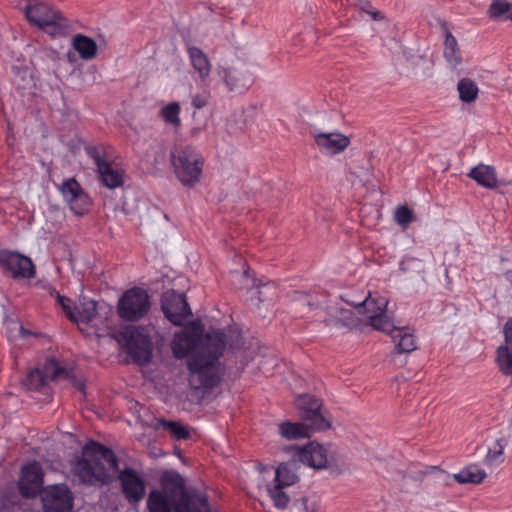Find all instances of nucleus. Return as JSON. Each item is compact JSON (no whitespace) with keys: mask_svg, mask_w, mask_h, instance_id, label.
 Here are the masks:
<instances>
[{"mask_svg":"<svg viewBox=\"0 0 512 512\" xmlns=\"http://www.w3.org/2000/svg\"><path fill=\"white\" fill-rule=\"evenodd\" d=\"M226 347V334L222 331L206 333L196 339L188 333L176 334L172 351L176 358L191 355L187 361L189 385L192 390H211L220 383L222 368L219 358Z\"/></svg>","mask_w":512,"mask_h":512,"instance_id":"nucleus-1","label":"nucleus"},{"mask_svg":"<svg viewBox=\"0 0 512 512\" xmlns=\"http://www.w3.org/2000/svg\"><path fill=\"white\" fill-rule=\"evenodd\" d=\"M74 474L81 482L95 485L112 482L116 473L122 493L130 504L139 503L145 496V482L133 468L119 471L118 459L111 448L93 440L82 449V457L73 466Z\"/></svg>","mask_w":512,"mask_h":512,"instance_id":"nucleus-2","label":"nucleus"},{"mask_svg":"<svg viewBox=\"0 0 512 512\" xmlns=\"http://www.w3.org/2000/svg\"><path fill=\"white\" fill-rule=\"evenodd\" d=\"M148 512H210L207 496L196 489H187L184 479L173 471L160 477V489L147 497Z\"/></svg>","mask_w":512,"mask_h":512,"instance_id":"nucleus-3","label":"nucleus"},{"mask_svg":"<svg viewBox=\"0 0 512 512\" xmlns=\"http://www.w3.org/2000/svg\"><path fill=\"white\" fill-rule=\"evenodd\" d=\"M354 306L359 314L367 315V324L375 330L391 335L396 342L398 353H410L416 350V342L413 334L405 328L396 327L387 316L388 300L384 297L373 298L369 293L361 302H348Z\"/></svg>","mask_w":512,"mask_h":512,"instance_id":"nucleus-4","label":"nucleus"},{"mask_svg":"<svg viewBox=\"0 0 512 512\" xmlns=\"http://www.w3.org/2000/svg\"><path fill=\"white\" fill-rule=\"evenodd\" d=\"M77 320L75 322L78 329L85 336H101L107 332L111 325L113 311L110 306L104 302H96L94 300H86L80 302L77 308Z\"/></svg>","mask_w":512,"mask_h":512,"instance_id":"nucleus-5","label":"nucleus"},{"mask_svg":"<svg viewBox=\"0 0 512 512\" xmlns=\"http://www.w3.org/2000/svg\"><path fill=\"white\" fill-rule=\"evenodd\" d=\"M170 159L177 179L184 186L193 187L200 181L204 159L193 147H175Z\"/></svg>","mask_w":512,"mask_h":512,"instance_id":"nucleus-6","label":"nucleus"},{"mask_svg":"<svg viewBox=\"0 0 512 512\" xmlns=\"http://www.w3.org/2000/svg\"><path fill=\"white\" fill-rule=\"evenodd\" d=\"M25 16L29 23L39 27L52 36L63 34L67 27L58 10H54L48 3L30 0L26 5Z\"/></svg>","mask_w":512,"mask_h":512,"instance_id":"nucleus-7","label":"nucleus"},{"mask_svg":"<svg viewBox=\"0 0 512 512\" xmlns=\"http://www.w3.org/2000/svg\"><path fill=\"white\" fill-rule=\"evenodd\" d=\"M300 418L314 431H325L331 427L323 412V401L311 394H300L294 400Z\"/></svg>","mask_w":512,"mask_h":512,"instance_id":"nucleus-8","label":"nucleus"},{"mask_svg":"<svg viewBox=\"0 0 512 512\" xmlns=\"http://www.w3.org/2000/svg\"><path fill=\"white\" fill-rule=\"evenodd\" d=\"M128 354L140 365L150 363L152 342L148 330L144 327L128 326L122 332Z\"/></svg>","mask_w":512,"mask_h":512,"instance_id":"nucleus-9","label":"nucleus"},{"mask_svg":"<svg viewBox=\"0 0 512 512\" xmlns=\"http://www.w3.org/2000/svg\"><path fill=\"white\" fill-rule=\"evenodd\" d=\"M149 309V296L140 287H134L124 292L117 305L118 315L127 321H137L143 318Z\"/></svg>","mask_w":512,"mask_h":512,"instance_id":"nucleus-10","label":"nucleus"},{"mask_svg":"<svg viewBox=\"0 0 512 512\" xmlns=\"http://www.w3.org/2000/svg\"><path fill=\"white\" fill-rule=\"evenodd\" d=\"M74 497L65 484H55L45 487L41 493L44 512H71Z\"/></svg>","mask_w":512,"mask_h":512,"instance_id":"nucleus-11","label":"nucleus"},{"mask_svg":"<svg viewBox=\"0 0 512 512\" xmlns=\"http://www.w3.org/2000/svg\"><path fill=\"white\" fill-rule=\"evenodd\" d=\"M161 308L165 317L175 326H182L192 311L184 294L168 290L162 295Z\"/></svg>","mask_w":512,"mask_h":512,"instance_id":"nucleus-12","label":"nucleus"},{"mask_svg":"<svg viewBox=\"0 0 512 512\" xmlns=\"http://www.w3.org/2000/svg\"><path fill=\"white\" fill-rule=\"evenodd\" d=\"M43 470L39 462L32 461L21 468L18 480L19 493L24 498L41 495L43 488Z\"/></svg>","mask_w":512,"mask_h":512,"instance_id":"nucleus-13","label":"nucleus"},{"mask_svg":"<svg viewBox=\"0 0 512 512\" xmlns=\"http://www.w3.org/2000/svg\"><path fill=\"white\" fill-rule=\"evenodd\" d=\"M285 450L291 452L299 462L314 469H324L328 466V451L323 445L310 442L303 447L290 445Z\"/></svg>","mask_w":512,"mask_h":512,"instance_id":"nucleus-14","label":"nucleus"},{"mask_svg":"<svg viewBox=\"0 0 512 512\" xmlns=\"http://www.w3.org/2000/svg\"><path fill=\"white\" fill-rule=\"evenodd\" d=\"M0 265L11 273L13 278H33L35 276V266L32 260L16 252L1 251Z\"/></svg>","mask_w":512,"mask_h":512,"instance_id":"nucleus-15","label":"nucleus"},{"mask_svg":"<svg viewBox=\"0 0 512 512\" xmlns=\"http://www.w3.org/2000/svg\"><path fill=\"white\" fill-rule=\"evenodd\" d=\"M60 191L75 215L82 216L88 212L90 199L74 178L65 180L60 186Z\"/></svg>","mask_w":512,"mask_h":512,"instance_id":"nucleus-16","label":"nucleus"},{"mask_svg":"<svg viewBox=\"0 0 512 512\" xmlns=\"http://www.w3.org/2000/svg\"><path fill=\"white\" fill-rule=\"evenodd\" d=\"M503 334L504 343L497 348L496 363L503 375L512 376V317L506 321Z\"/></svg>","mask_w":512,"mask_h":512,"instance_id":"nucleus-17","label":"nucleus"},{"mask_svg":"<svg viewBox=\"0 0 512 512\" xmlns=\"http://www.w3.org/2000/svg\"><path fill=\"white\" fill-rule=\"evenodd\" d=\"M316 145L330 154H338L350 145V139L339 133H318L314 135Z\"/></svg>","mask_w":512,"mask_h":512,"instance_id":"nucleus-18","label":"nucleus"},{"mask_svg":"<svg viewBox=\"0 0 512 512\" xmlns=\"http://www.w3.org/2000/svg\"><path fill=\"white\" fill-rule=\"evenodd\" d=\"M222 78L230 91L243 92L252 84L251 76L236 68L222 69Z\"/></svg>","mask_w":512,"mask_h":512,"instance_id":"nucleus-19","label":"nucleus"},{"mask_svg":"<svg viewBox=\"0 0 512 512\" xmlns=\"http://www.w3.org/2000/svg\"><path fill=\"white\" fill-rule=\"evenodd\" d=\"M298 461L299 460L294 457V459L289 462L281 463L276 469L274 479L275 484L286 487L297 483L299 480L296 473Z\"/></svg>","mask_w":512,"mask_h":512,"instance_id":"nucleus-20","label":"nucleus"},{"mask_svg":"<svg viewBox=\"0 0 512 512\" xmlns=\"http://www.w3.org/2000/svg\"><path fill=\"white\" fill-rule=\"evenodd\" d=\"M468 177L475 180L479 185L493 189L497 187V177L495 169L492 166L479 164L472 168L468 173Z\"/></svg>","mask_w":512,"mask_h":512,"instance_id":"nucleus-21","label":"nucleus"},{"mask_svg":"<svg viewBox=\"0 0 512 512\" xmlns=\"http://www.w3.org/2000/svg\"><path fill=\"white\" fill-rule=\"evenodd\" d=\"M279 434L286 440H297L310 436L312 431L309 425L303 423H293L290 421L281 422L278 425Z\"/></svg>","mask_w":512,"mask_h":512,"instance_id":"nucleus-22","label":"nucleus"},{"mask_svg":"<svg viewBox=\"0 0 512 512\" xmlns=\"http://www.w3.org/2000/svg\"><path fill=\"white\" fill-rule=\"evenodd\" d=\"M188 55L193 68L199 73L204 80L210 73V62L207 55L198 47H188Z\"/></svg>","mask_w":512,"mask_h":512,"instance_id":"nucleus-23","label":"nucleus"},{"mask_svg":"<svg viewBox=\"0 0 512 512\" xmlns=\"http://www.w3.org/2000/svg\"><path fill=\"white\" fill-rule=\"evenodd\" d=\"M72 45L82 59H92L96 56L97 44L88 36L76 34L72 39Z\"/></svg>","mask_w":512,"mask_h":512,"instance_id":"nucleus-24","label":"nucleus"},{"mask_svg":"<svg viewBox=\"0 0 512 512\" xmlns=\"http://www.w3.org/2000/svg\"><path fill=\"white\" fill-rule=\"evenodd\" d=\"M97 171L99 173L102 183L106 187H108L110 189H114V188L122 186V184H123L122 174L118 170L114 169L109 162L100 164Z\"/></svg>","mask_w":512,"mask_h":512,"instance_id":"nucleus-25","label":"nucleus"},{"mask_svg":"<svg viewBox=\"0 0 512 512\" xmlns=\"http://www.w3.org/2000/svg\"><path fill=\"white\" fill-rule=\"evenodd\" d=\"M485 478L486 472L475 464L468 465L454 474V479L460 484H480Z\"/></svg>","mask_w":512,"mask_h":512,"instance_id":"nucleus-26","label":"nucleus"},{"mask_svg":"<svg viewBox=\"0 0 512 512\" xmlns=\"http://www.w3.org/2000/svg\"><path fill=\"white\" fill-rule=\"evenodd\" d=\"M457 91L459 93V99L463 103L467 104L475 102L479 94L478 85L468 77L459 80L457 84Z\"/></svg>","mask_w":512,"mask_h":512,"instance_id":"nucleus-27","label":"nucleus"},{"mask_svg":"<svg viewBox=\"0 0 512 512\" xmlns=\"http://www.w3.org/2000/svg\"><path fill=\"white\" fill-rule=\"evenodd\" d=\"M444 44V57L451 67L456 68L461 64L462 58L460 56L457 40L449 31L446 32Z\"/></svg>","mask_w":512,"mask_h":512,"instance_id":"nucleus-28","label":"nucleus"},{"mask_svg":"<svg viewBox=\"0 0 512 512\" xmlns=\"http://www.w3.org/2000/svg\"><path fill=\"white\" fill-rule=\"evenodd\" d=\"M361 324V320L350 309L339 308L335 319L326 320V325H342L349 329L357 328Z\"/></svg>","mask_w":512,"mask_h":512,"instance_id":"nucleus-29","label":"nucleus"},{"mask_svg":"<svg viewBox=\"0 0 512 512\" xmlns=\"http://www.w3.org/2000/svg\"><path fill=\"white\" fill-rule=\"evenodd\" d=\"M40 371L44 375L46 382L47 380H57L67 378L68 376L67 370L61 367L55 359L46 360L43 367L40 368Z\"/></svg>","mask_w":512,"mask_h":512,"instance_id":"nucleus-30","label":"nucleus"},{"mask_svg":"<svg viewBox=\"0 0 512 512\" xmlns=\"http://www.w3.org/2000/svg\"><path fill=\"white\" fill-rule=\"evenodd\" d=\"M158 426L167 430L176 440H186L190 438L188 428L180 422L161 419L158 421Z\"/></svg>","mask_w":512,"mask_h":512,"instance_id":"nucleus-31","label":"nucleus"},{"mask_svg":"<svg viewBox=\"0 0 512 512\" xmlns=\"http://www.w3.org/2000/svg\"><path fill=\"white\" fill-rule=\"evenodd\" d=\"M180 105L177 102L169 103L160 110V115L167 124L179 127L181 120L179 118Z\"/></svg>","mask_w":512,"mask_h":512,"instance_id":"nucleus-32","label":"nucleus"},{"mask_svg":"<svg viewBox=\"0 0 512 512\" xmlns=\"http://www.w3.org/2000/svg\"><path fill=\"white\" fill-rule=\"evenodd\" d=\"M511 4L506 0H494L489 6L488 15L492 19L504 18L508 20Z\"/></svg>","mask_w":512,"mask_h":512,"instance_id":"nucleus-33","label":"nucleus"},{"mask_svg":"<svg viewBox=\"0 0 512 512\" xmlns=\"http://www.w3.org/2000/svg\"><path fill=\"white\" fill-rule=\"evenodd\" d=\"M46 384L44 379V375L41 373L40 368H35L29 372L25 380L23 381V386L27 390H39Z\"/></svg>","mask_w":512,"mask_h":512,"instance_id":"nucleus-34","label":"nucleus"},{"mask_svg":"<svg viewBox=\"0 0 512 512\" xmlns=\"http://www.w3.org/2000/svg\"><path fill=\"white\" fill-rule=\"evenodd\" d=\"M283 488L284 486L275 484L273 487L268 489L274 505L280 509L286 508L290 501L289 496L283 491Z\"/></svg>","mask_w":512,"mask_h":512,"instance_id":"nucleus-35","label":"nucleus"},{"mask_svg":"<svg viewBox=\"0 0 512 512\" xmlns=\"http://www.w3.org/2000/svg\"><path fill=\"white\" fill-rule=\"evenodd\" d=\"M394 219L399 225L406 228L413 222L414 212L407 205H400L395 210Z\"/></svg>","mask_w":512,"mask_h":512,"instance_id":"nucleus-36","label":"nucleus"},{"mask_svg":"<svg viewBox=\"0 0 512 512\" xmlns=\"http://www.w3.org/2000/svg\"><path fill=\"white\" fill-rule=\"evenodd\" d=\"M55 295L57 299V303L62 307L64 313L69 318V320H77L76 313L72 309L71 299L65 296L60 295L57 291H53L51 295Z\"/></svg>","mask_w":512,"mask_h":512,"instance_id":"nucleus-37","label":"nucleus"},{"mask_svg":"<svg viewBox=\"0 0 512 512\" xmlns=\"http://www.w3.org/2000/svg\"><path fill=\"white\" fill-rule=\"evenodd\" d=\"M18 504L17 495L14 491H0V507L4 510H10Z\"/></svg>","mask_w":512,"mask_h":512,"instance_id":"nucleus-38","label":"nucleus"},{"mask_svg":"<svg viewBox=\"0 0 512 512\" xmlns=\"http://www.w3.org/2000/svg\"><path fill=\"white\" fill-rule=\"evenodd\" d=\"M502 442H503V439H498L496 441V445L498 446V449H496V450L489 449V451L487 452V454L484 458V463L486 465L494 464L503 455L504 444Z\"/></svg>","mask_w":512,"mask_h":512,"instance_id":"nucleus-39","label":"nucleus"},{"mask_svg":"<svg viewBox=\"0 0 512 512\" xmlns=\"http://www.w3.org/2000/svg\"><path fill=\"white\" fill-rule=\"evenodd\" d=\"M252 286L249 287V292L251 293V296L249 300L253 303L255 307H258L261 302H263L265 299L262 298V292L260 291V283L256 279H252Z\"/></svg>","mask_w":512,"mask_h":512,"instance_id":"nucleus-40","label":"nucleus"},{"mask_svg":"<svg viewBox=\"0 0 512 512\" xmlns=\"http://www.w3.org/2000/svg\"><path fill=\"white\" fill-rule=\"evenodd\" d=\"M86 153L90 158H92L97 166V169L99 168L100 164L106 163L107 161L104 160L96 146H88L85 148Z\"/></svg>","mask_w":512,"mask_h":512,"instance_id":"nucleus-41","label":"nucleus"},{"mask_svg":"<svg viewBox=\"0 0 512 512\" xmlns=\"http://www.w3.org/2000/svg\"><path fill=\"white\" fill-rule=\"evenodd\" d=\"M208 104V96L204 94H197L192 98V106L196 109H201Z\"/></svg>","mask_w":512,"mask_h":512,"instance_id":"nucleus-42","label":"nucleus"},{"mask_svg":"<svg viewBox=\"0 0 512 512\" xmlns=\"http://www.w3.org/2000/svg\"><path fill=\"white\" fill-rule=\"evenodd\" d=\"M20 335H21V337L26 338V337H28L30 335L40 336L41 334L40 333L31 332L30 330L25 329L23 326H20Z\"/></svg>","mask_w":512,"mask_h":512,"instance_id":"nucleus-43","label":"nucleus"},{"mask_svg":"<svg viewBox=\"0 0 512 512\" xmlns=\"http://www.w3.org/2000/svg\"><path fill=\"white\" fill-rule=\"evenodd\" d=\"M506 280L511 284L512 286V270H508L504 274Z\"/></svg>","mask_w":512,"mask_h":512,"instance_id":"nucleus-44","label":"nucleus"},{"mask_svg":"<svg viewBox=\"0 0 512 512\" xmlns=\"http://www.w3.org/2000/svg\"><path fill=\"white\" fill-rule=\"evenodd\" d=\"M242 276L247 279L249 276V270L248 269L244 270Z\"/></svg>","mask_w":512,"mask_h":512,"instance_id":"nucleus-45","label":"nucleus"},{"mask_svg":"<svg viewBox=\"0 0 512 512\" xmlns=\"http://www.w3.org/2000/svg\"><path fill=\"white\" fill-rule=\"evenodd\" d=\"M84 387H85V386H84V384H83V383H79V384H78V389H79L80 391H84Z\"/></svg>","mask_w":512,"mask_h":512,"instance_id":"nucleus-46","label":"nucleus"},{"mask_svg":"<svg viewBox=\"0 0 512 512\" xmlns=\"http://www.w3.org/2000/svg\"><path fill=\"white\" fill-rule=\"evenodd\" d=\"M508 20L512 21V3H511L510 12H509V15H508Z\"/></svg>","mask_w":512,"mask_h":512,"instance_id":"nucleus-47","label":"nucleus"},{"mask_svg":"<svg viewBox=\"0 0 512 512\" xmlns=\"http://www.w3.org/2000/svg\"><path fill=\"white\" fill-rule=\"evenodd\" d=\"M374 19H377V16L379 15V12L371 13Z\"/></svg>","mask_w":512,"mask_h":512,"instance_id":"nucleus-48","label":"nucleus"}]
</instances>
